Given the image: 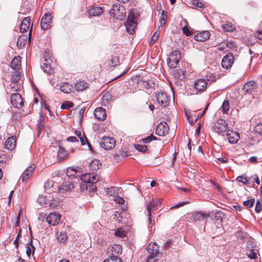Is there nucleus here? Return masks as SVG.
<instances>
[{"label": "nucleus", "mask_w": 262, "mask_h": 262, "mask_svg": "<svg viewBox=\"0 0 262 262\" xmlns=\"http://www.w3.org/2000/svg\"><path fill=\"white\" fill-rule=\"evenodd\" d=\"M82 181L80 184L81 190L84 192H91L95 191L97 187L96 183L98 181V178L93 173H86L81 178Z\"/></svg>", "instance_id": "nucleus-1"}, {"label": "nucleus", "mask_w": 262, "mask_h": 262, "mask_svg": "<svg viewBox=\"0 0 262 262\" xmlns=\"http://www.w3.org/2000/svg\"><path fill=\"white\" fill-rule=\"evenodd\" d=\"M43 57L44 60L41 66V68L45 73L48 74H51L53 72L52 64L54 62V58L50 53L47 51H44Z\"/></svg>", "instance_id": "nucleus-2"}, {"label": "nucleus", "mask_w": 262, "mask_h": 262, "mask_svg": "<svg viewBox=\"0 0 262 262\" xmlns=\"http://www.w3.org/2000/svg\"><path fill=\"white\" fill-rule=\"evenodd\" d=\"M110 13L114 18L122 20L125 17L126 10L124 7L120 4H114L110 10Z\"/></svg>", "instance_id": "nucleus-3"}, {"label": "nucleus", "mask_w": 262, "mask_h": 262, "mask_svg": "<svg viewBox=\"0 0 262 262\" xmlns=\"http://www.w3.org/2000/svg\"><path fill=\"white\" fill-rule=\"evenodd\" d=\"M228 125L225 120L220 119L214 124V129L219 135L224 136L229 130Z\"/></svg>", "instance_id": "nucleus-4"}, {"label": "nucleus", "mask_w": 262, "mask_h": 262, "mask_svg": "<svg viewBox=\"0 0 262 262\" xmlns=\"http://www.w3.org/2000/svg\"><path fill=\"white\" fill-rule=\"evenodd\" d=\"M257 89V85L254 81H248L243 86V94L244 95H252L254 96L256 94Z\"/></svg>", "instance_id": "nucleus-5"}, {"label": "nucleus", "mask_w": 262, "mask_h": 262, "mask_svg": "<svg viewBox=\"0 0 262 262\" xmlns=\"http://www.w3.org/2000/svg\"><path fill=\"white\" fill-rule=\"evenodd\" d=\"M180 57L181 54L179 51H173L167 58V64L168 67L171 69L176 68L179 63Z\"/></svg>", "instance_id": "nucleus-6"}, {"label": "nucleus", "mask_w": 262, "mask_h": 262, "mask_svg": "<svg viewBox=\"0 0 262 262\" xmlns=\"http://www.w3.org/2000/svg\"><path fill=\"white\" fill-rule=\"evenodd\" d=\"M156 97L158 103L160 104L162 106H167L170 102V97L168 96L167 93L160 91L156 93Z\"/></svg>", "instance_id": "nucleus-7"}, {"label": "nucleus", "mask_w": 262, "mask_h": 262, "mask_svg": "<svg viewBox=\"0 0 262 262\" xmlns=\"http://www.w3.org/2000/svg\"><path fill=\"white\" fill-rule=\"evenodd\" d=\"M53 16L50 12L46 13L42 16L40 26L42 30H47L51 27L52 18Z\"/></svg>", "instance_id": "nucleus-8"}, {"label": "nucleus", "mask_w": 262, "mask_h": 262, "mask_svg": "<svg viewBox=\"0 0 262 262\" xmlns=\"http://www.w3.org/2000/svg\"><path fill=\"white\" fill-rule=\"evenodd\" d=\"M159 246L156 243H150L147 247V251L149 253V256L147 258V261L150 262V260L152 259L155 256L157 255L159 252Z\"/></svg>", "instance_id": "nucleus-9"}, {"label": "nucleus", "mask_w": 262, "mask_h": 262, "mask_svg": "<svg viewBox=\"0 0 262 262\" xmlns=\"http://www.w3.org/2000/svg\"><path fill=\"white\" fill-rule=\"evenodd\" d=\"M169 127L168 124L164 121L159 123L156 129V134L159 136H165L169 132Z\"/></svg>", "instance_id": "nucleus-10"}, {"label": "nucleus", "mask_w": 262, "mask_h": 262, "mask_svg": "<svg viewBox=\"0 0 262 262\" xmlns=\"http://www.w3.org/2000/svg\"><path fill=\"white\" fill-rule=\"evenodd\" d=\"M100 145L105 149H112L115 146L116 141L113 138L104 137L100 142Z\"/></svg>", "instance_id": "nucleus-11"}, {"label": "nucleus", "mask_w": 262, "mask_h": 262, "mask_svg": "<svg viewBox=\"0 0 262 262\" xmlns=\"http://www.w3.org/2000/svg\"><path fill=\"white\" fill-rule=\"evenodd\" d=\"M234 56L232 53H228L222 59L221 64L223 68L230 69L234 62Z\"/></svg>", "instance_id": "nucleus-12"}, {"label": "nucleus", "mask_w": 262, "mask_h": 262, "mask_svg": "<svg viewBox=\"0 0 262 262\" xmlns=\"http://www.w3.org/2000/svg\"><path fill=\"white\" fill-rule=\"evenodd\" d=\"M102 105L107 106L113 101L112 94L108 91H103L99 96Z\"/></svg>", "instance_id": "nucleus-13"}, {"label": "nucleus", "mask_w": 262, "mask_h": 262, "mask_svg": "<svg viewBox=\"0 0 262 262\" xmlns=\"http://www.w3.org/2000/svg\"><path fill=\"white\" fill-rule=\"evenodd\" d=\"M11 103L16 108L21 107L24 104L21 95L18 93H14L11 96Z\"/></svg>", "instance_id": "nucleus-14"}, {"label": "nucleus", "mask_w": 262, "mask_h": 262, "mask_svg": "<svg viewBox=\"0 0 262 262\" xmlns=\"http://www.w3.org/2000/svg\"><path fill=\"white\" fill-rule=\"evenodd\" d=\"M209 216V213H204L201 211H196L192 212L191 219L193 222L200 223Z\"/></svg>", "instance_id": "nucleus-15"}, {"label": "nucleus", "mask_w": 262, "mask_h": 262, "mask_svg": "<svg viewBox=\"0 0 262 262\" xmlns=\"http://www.w3.org/2000/svg\"><path fill=\"white\" fill-rule=\"evenodd\" d=\"M209 84L205 79H199L195 81L194 86L198 92H204Z\"/></svg>", "instance_id": "nucleus-16"}, {"label": "nucleus", "mask_w": 262, "mask_h": 262, "mask_svg": "<svg viewBox=\"0 0 262 262\" xmlns=\"http://www.w3.org/2000/svg\"><path fill=\"white\" fill-rule=\"evenodd\" d=\"M47 222L51 225H55L60 221V215L58 213H51L46 218Z\"/></svg>", "instance_id": "nucleus-17"}, {"label": "nucleus", "mask_w": 262, "mask_h": 262, "mask_svg": "<svg viewBox=\"0 0 262 262\" xmlns=\"http://www.w3.org/2000/svg\"><path fill=\"white\" fill-rule=\"evenodd\" d=\"M226 135L230 143H236L239 139V134L238 133L233 132L230 129L226 133Z\"/></svg>", "instance_id": "nucleus-18"}, {"label": "nucleus", "mask_w": 262, "mask_h": 262, "mask_svg": "<svg viewBox=\"0 0 262 262\" xmlns=\"http://www.w3.org/2000/svg\"><path fill=\"white\" fill-rule=\"evenodd\" d=\"M94 115L95 117L100 121L105 120L106 117V111L101 107H97L94 112Z\"/></svg>", "instance_id": "nucleus-19"}, {"label": "nucleus", "mask_w": 262, "mask_h": 262, "mask_svg": "<svg viewBox=\"0 0 262 262\" xmlns=\"http://www.w3.org/2000/svg\"><path fill=\"white\" fill-rule=\"evenodd\" d=\"M210 37V33L208 31H204L198 33L194 36V39L197 41L204 42Z\"/></svg>", "instance_id": "nucleus-20"}, {"label": "nucleus", "mask_w": 262, "mask_h": 262, "mask_svg": "<svg viewBox=\"0 0 262 262\" xmlns=\"http://www.w3.org/2000/svg\"><path fill=\"white\" fill-rule=\"evenodd\" d=\"M16 139L14 136H11L6 140L5 143V148L10 150H13L16 146Z\"/></svg>", "instance_id": "nucleus-21"}, {"label": "nucleus", "mask_w": 262, "mask_h": 262, "mask_svg": "<svg viewBox=\"0 0 262 262\" xmlns=\"http://www.w3.org/2000/svg\"><path fill=\"white\" fill-rule=\"evenodd\" d=\"M137 25V21L127 20L126 23V29L127 32L130 34H134L135 33V29Z\"/></svg>", "instance_id": "nucleus-22"}, {"label": "nucleus", "mask_w": 262, "mask_h": 262, "mask_svg": "<svg viewBox=\"0 0 262 262\" xmlns=\"http://www.w3.org/2000/svg\"><path fill=\"white\" fill-rule=\"evenodd\" d=\"M161 205V202L159 200H152L147 205L146 209L148 214L151 213V211H155L157 209V207Z\"/></svg>", "instance_id": "nucleus-23"}, {"label": "nucleus", "mask_w": 262, "mask_h": 262, "mask_svg": "<svg viewBox=\"0 0 262 262\" xmlns=\"http://www.w3.org/2000/svg\"><path fill=\"white\" fill-rule=\"evenodd\" d=\"M34 167L33 166L28 167L25 171L23 173L20 179L22 182H25L32 176L34 171Z\"/></svg>", "instance_id": "nucleus-24"}, {"label": "nucleus", "mask_w": 262, "mask_h": 262, "mask_svg": "<svg viewBox=\"0 0 262 262\" xmlns=\"http://www.w3.org/2000/svg\"><path fill=\"white\" fill-rule=\"evenodd\" d=\"M31 20L30 17H26L23 19L20 26V31L21 32H24L29 29Z\"/></svg>", "instance_id": "nucleus-25"}, {"label": "nucleus", "mask_w": 262, "mask_h": 262, "mask_svg": "<svg viewBox=\"0 0 262 262\" xmlns=\"http://www.w3.org/2000/svg\"><path fill=\"white\" fill-rule=\"evenodd\" d=\"M76 170L73 167H69L67 168V177L71 180L74 181L78 180V176L77 174Z\"/></svg>", "instance_id": "nucleus-26"}, {"label": "nucleus", "mask_w": 262, "mask_h": 262, "mask_svg": "<svg viewBox=\"0 0 262 262\" xmlns=\"http://www.w3.org/2000/svg\"><path fill=\"white\" fill-rule=\"evenodd\" d=\"M89 87V84L84 81H78L75 84V88L77 91H82Z\"/></svg>", "instance_id": "nucleus-27"}, {"label": "nucleus", "mask_w": 262, "mask_h": 262, "mask_svg": "<svg viewBox=\"0 0 262 262\" xmlns=\"http://www.w3.org/2000/svg\"><path fill=\"white\" fill-rule=\"evenodd\" d=\"M135 148L139 151L142 153H149L150 152V147H148L147 145H141L139 144H136L134 145Z\"/></svg>", "instance_id": "nucleus-28"}, {"label": "nucleus", "mask_w": 262, "mask_h": 262, "mask_svg": "<svg viewBox=\"0 0 262 262\" xmlns=\"http://www.w3.org/2000/svg\"><path fill=\"white\" fill-rule=\"evenodd\" d=\"M28 37L26 35H21L20 36L17 41V46L18 48H23L27 43Z\"/></svg>", "instance_id": "nucleus-29"}, {"label": "nucleus", "mask_w": 262, "mask_h": 262, "mask_svg": "<svg viewBox=\"0 0 262 262\" xmlns=\"http://www.w3.org/2000/svg\"><path fill=\"white\" fill-rule=\"evenodd\" d=\"M11 68L15 70H18L20 67V57L18 56L13 58L11 62Z\"/></svg>", "instance_id": "nucleus-30"}, {"label": "nucleus", "mask_w": 262, "mask_h": 262, "mask_svg": "<svg viewBox=\"0 0 262 262\" xmlns=\"http://www.w3.org/2000/svg\"><path fill=\"white\" fill-rule=\"evenodd\" d=\"M101 165L100 161L98 159H95L93 160L89 164V168L91 170H97L100 168Z\"/></svg>", "instance_id": "nucleus-31"}, {"label": "nucleus", "mask_w": 262, "mask_h": 262, "mask_svg": "<svg viewBox=\"0 0 262 262\" xmlns=\"http://www.w3.org/2000/svg\"><path fill=\"white\" fill-rule=\"evenodd\" d=\"M103 12V10L101 7H95L90 9L89 13L91 15L99 16Z\"/></svg>", "instance_id": "nucleus-32"}, {"label": "nucleus", "mask_w": 262, "mask_h": 262, "mask_svg": "<svg viewBox=\"0 0 262 262\" xmlns=\"http://www.w3.org/2000/svg\"><path fill=\"white\" fill-rule=\"evenodd\" d=\"M174 75L176 78L180 80H184L185 79V74L182 69H177L174 72Z\"/></svg>", "instance_id": "nucleus-33"}, {"label": "nucleus", "mask_w": 262, "mask_h": 262, "mask_svg": "<svg viewBox=\"0 0 262 262\" xmlns=\"http://www.w3.org/2000/svg\"><path fill=\"white\" fill-rule=\"evenodd\" d=\"M66 158V151L63 147H59L57 152V160L59 162L63 161Z\"/></svg>", "instance_id": "nucleus-34"}, {"label": "nucleus", "mask_w": 262, "mask_h": 262, "mask_svg": "<svg viewBox=\"0 0 262 262\" xmlns=\"http://www.w3.org/2000/svg\"><path fill=\"white\" fill-rule=\"evenodd\" d=\"M222 29L226 32H232L235 29V28L233 25L228 23L222 26Z\"/></svg>", "instance_id": "nucleus-35"}, {"label": "nucleus", "mask_w": 262, "mask_h": 262, "mask_svg": "<svg viewBox=\"0 0 262 262\" xmlns=\"http://www.w3.org/2000/svg\"><path fill=\"white\" fill-rule=\"evenodd\" d=\"M139 16V14L138 13H135L134 10H131L128 14L127 20H134L137 21V19L138 16Z\"/></svg>", "instance_id": "nucleus-36"}, {"label": "nucleus", "mask_w": 262, "mask_h": 262, "mask_svg": "<svg viewBox=\"0 0 262 262\" xmlns=\"http://www.w3.org/2000/svg\"><path fill=\"white\" fill-rule=\"evenodd\" d=\"M142 85L145 89H148L153 88L155 86V83L152 80L149 79L148 80H143L142 81Z\"/></svg>", "instance_id": "nucleus-37"}, {"label": "nucleus", "mask_w": 262, "mask_h": 262, "mask_svg": "<svg viewBox=\"0 0 262 262\" xmlns=\"http://www.w3.org/2000/svg\"><path fill=\"white\" fill-rule=\"evenodd\" d=\"M103 262H122V261L118 256L112 254L106 258Z\"/></svg>", "instance_id": "nucleus-38"}, {"label": "nucleus", "mask_w": 262, "mask_h": 262, "mask_svg": "<svg viewBox=\"0 0 262 262\" xmlns=\"http://www.w3.org/2000/svg\"><path fill=\"white\" fill-rule=\"evenodd\" d=\"M114 234H115V236L122 238V237L125 236L126 234H127V232L123 229H122L121 228H118L115 231Z\"/></svg>", "instance_id": "nucleus-39"}, {"label": "nucleus", "mask_w": 262, "mask_h": 262, "mask_svg": "<svg viewBox=\"0 0 262 262\" xmlns=\"http://www.w3.org/2000/svg\"><path fill=\"white\" fill-rule=\"evenodd\" d=\"M229 108H230V106H229V103L228 101L225 100L223 102L220 110H222V111L223 112V113L226 114L229 111Z\"/></svg>", "instance_id": "nucleus-40"}, {"label": "nucleus", "mask_w": 262, "mask_h": 262, "mask_svg": "<svg viewBox=\"0 0 262 262\" xmlns=\"http://www.w3.org/2000/svg\"><path fill=\"white\" fill-rule=\"evenodd\" d=\"M158 138L152 135H150L149 136L145 138H142L141 140V141L144 144H148L149 143L153 140H157Z\"/></svg>", "instance_id": "nucleus-41"}, {"label": "nucleus", "mask_w": 262, "mask_h": 262, "mask_svg": "<svg viewBox=\"0 0 262 262\" xmlns=\"http://www.w3.org/2000/svg\"><path fill=\"white\" fill-rule=\"evenodd\" d=\"M184 22L185 25L182 28L183 33L186 36H190L192 34V31L187 27L188 23L186 19L184 20Z\"/></svg>", "instance_id": "nucleus-42"}, {"label": "nucleus", "mask_w": 262, "mask_h": 262, "mask_svg": "<svg viewBox=\"0 0 262 262\" xmlns=\"http://www.w3.org/2000/svg\"><path fill=\"white\" fill-rule=\"evenodd\" d=\"M191 3L192 7L199 8H203L204 7V4L199 0H191Z\"/></svg>", "instance_id": "nucleus-43"}, {"label": "nucleus", "mask_w": 262, "mask_h": 262, "mask_svg": "<svg viewBox=\"0 0 262 262\" xmlns=\"http://www.w3.org/2000/svg\"><path fill=\"white\" fill-rule=\"evenodd\" d=\"M67 184V191L69 190L72 191V189L75 187V184H77L76 181L73 180L70 181L69 180H66Z\"/></svg>", "instance_id": "nucleus-44"}, {"label": "nucleus", "mask_w": 262, "mask_h": 262, "mask_svg": "<svg viewBox=\"0 0 262 262\" xmlns=\"http://www.w3.org/2000/svg\"><path fill=\"white\" fill-rule=\"evenodd\" d=\"M67 184V191L69 190L72 191V189L75 187V184H77L76 181L73 180L70 181L69 180H66Z\"/></svg>", "instance_id": "nucleus-45"}, {"label": "nucleus", "mask_w": 262, "mask_h": 262, "mask_svg": "<svg viewBox=\"0 0 262 262\" xmlns=\"http://www.w3.org/2000/svg\"><path fill=\"white\" fill-rule=\"evenodd\" d=\"M79 139L80 140V142H81V143L82 145H85V144H87L88 146L89 147L90 149H92V147L91 145L88 142V140L84 134L83 135V136L81 135L79 137Z\"/></svg>", "instance_id": "nucleus-46"}, {"label": "nucleus", "mask_w": 262, "mask_h": 262, "mask_svg": "<svg viewBox=\"0 0 262 262\" xmlns=\"http://www.w3.org/2000/svg\"><path fill=\"white\" fill-rule=\"evenodd\" d=\"M255 203V199H251L249 200L245 201L243 202V205L247 208H251L254 206Z\"/></svg>", "instance_id": "nucleus-47"}, {"label": "nucleus", "mask_w": 262, "mask_h": 262, "mask_svg": "<svg viewBox=\"0 0 262 262\" xmlns=\"http://www.w3.org/2000/svg\"><path fill=\"white\" fill-rule=\"evenodd\" d=\"M159 32L158 31H156L154 33V35L152 36V37L151 38L150 41L149 42V46H151L155 43V42L157 40V39L159 37Z\"/></svg>", "instance_id": "nucleus-48"}, {"label": "nucleus", "mask_w": 262, "mask_h": 262, "mask_svg": "<svg viewBox=\"0 0 262 262\" xmlns=\"http://www.w3.org/2000/svg\"><path fill=\"white\" fill-rule=\"evenodd\" d=\"M57 239L58 242L64 244L66 242V234L64 232H60L59 234H57Z\"/></svg>", "instance_id": "nucleus-49"}, {"label": "nucleus", "mask_w": 262, "mask_h": 262, "mask_svg": "<svg viewBox=\"0 0 262 262\" xmlns=\"http://www.w3.org/2000/svg\"><path fill=\"white\" fill-rule=\"evenodd\" d=\"M61 182L59 181L58 183H61V184H59V186H58V191H59V192L60 193H62V194H63L65 192H66V189H65V187H66V185H64V180H61Z\"/></svg>", "instance_id": "nucleus-50"}, {"label": "nucleus", "mask_w": 262, "mask_h": 262, "mask_svg": "<svg viewBox=\"0 0 262 262\" xmlns=\"http://www.w3.org/2000/svg\"><path fill=\"white\" fill-rule=\"evenodd\" d=\"M119 62L118 58L117 57H113L108 61V65L111 67H115Z\"/></svg>", "instance_id": "nucleus-51"}, {"label": "nucleus", "mask_w": 262, "mask_h": 262, "mask_svg": "<svg viewBox=\"0 0 262 262\" xmlns=\"http://www.w3.org/2000/svg\"><path fill=\"white\" fill-rule=\"evenodd\" d=\"M148 221H149L148 228L149 229V231H151L152 230H155V228H152V226H154V224H155V221H154V220L152 221V216L151 215V213H150V214L148 213Z\"/></svg>", "instance_id": "nucleus-52"}, {"label": "nucleus", "mask_w": 262, "mask_h": 262, "mask_svg": "<svg viewBox=\"0 0 262 262\" xmlns=\"http://www.w3.org/2000/svg\"><path fill=\"white\" fill-rule=\"evenodd\" d=\"M236 181L238 182L242 183L245 185H247L249 183V181L247 178L244 177L242 176H240L237 177Z\"/></svg>", "instance_id": "nucleus-53"}, {"label": "nucleus", "mask_w": 262, "mask_h": 262, "mask_svg": "<svg viewBox=\"0 0 262 262\" xmlns=\"http://www.w3.org/2000/svg\"><path fill=\"white\" fill-rule=\"evenodd\" d=\"M206 80L209 84H210L212 82L216 81V77L212 74H209L207 75Z\"/></svg>", "instance_id": "nucleus-54"}, {"label": "nucleus", "mask_w": 262, "mask_h": 262, "mask_svg": "<svg viewBox=\"0 0 262 262\" xmlns=\"http://www.w3.org/2000/svg\"><path fill=\"white\" fill-rule=\"evenodd\" d=\"M262 210V203L259 200H257L256 202V205L255 207V211L256 213H259Z\"/></svg>", "instance_id": "nucleus-55"}, {"label": "nucleus", "mask_w": 262, "mask_h": 262, "mask_svg": "<svg viewBox=\"0 0 262 262\" xmlns=\"http://www.w3.org/2000/svg\"><path fill=\"white\" fill-rule=\"evenodd\" d=\"M254 130L257 134L262 136V124H257L254 128Z\"/></svg>", "instance_id": "nucleus-56"}, {"label": "nucleus", "mask_w": 262, "mask_h": 262, "mask_svg": "<svg viewBox=\"0 0 262 262\" xmlns=\"http://www.w3.org/2000/svg\"><path fill=\"white\" fill-rule=\"evenodd\" d=\"M255 37L262 40V28L257 30L254 33Z\"/></svg>", "instance_id": "nucleus-57"}, {"label": "nucleus", "mask_w": 262, "mask_h": 262, "mask_svg": "<svg viewBox=\"0 0 262 262\" xmlns=\"http://www.w3.org/2000/svg\"><path fill=\"white\" fill-rule=\"evenodd\" d=\"M67 141L75 143L77 144H79V140L75 137H70L67 138Z\"/></svg>", "instance_id": "nucleus-58"}, {"label": "nucleus", "mask_w": 262, "mask_h": 262, "mask_svg": "<svg viewBox=\"0 0 262 262\" xmlns=\"http://www.w3.org/2000/svg\"><path fill=\"white\" fill-rule=\"evenodd\" d=\"M207 108H208V105H207L206 106V107L205 108L204 110L202 113L198 114L197 116L195 117V118H194V121L195 122H196L198 119L201 118L203 117V116L205 113Z\"/></svg>", "instance_id": "nucleus-59"}, {"label": "nucleus", "mask_w": 262, "mask_h": 262, "mask_svg": "<svg viewBox=\"0 0 262 262\" xmlns=\"http://www.w3.org/2000/svg\"><path fill=\"white\" fill-rule=\"evenodd\" d=\"M231 44V43L229 42H226V43L223 44L222 46H220L217 50L220 51H224L226 48L229 47V45Z\"/></svg>", "instance_id": "nucleus-60"}, {"label": "nucleus", "mask_w": 262, "mask_h": 262, "mask_svg": "<svg viewBox=\"0 0 262 262\" xmlns=\"http://www.w3.org/2000/svg\"><path fill=\"white\" fill-rule=\"evenodd\" d=\"M8 160L9 159L6 155H3L2 156H0V163H6Z\"/></svg>", "instance_id": "nucleus-61"}, {"label": "nucleus", "mask_w": 262, "mask_h": 262, "mask_svg": "<svg viewBox=\"0 0 262 262\" xmlns=\"http://www.w3.org/2000/svg\"><path fill=\"white\" fill-rule=\"evenodd\" d=\"M115 201L117 203L119 204H122L124 202V199L119 196H117V197H116L115 198Z\"/></svg>", "instance_id": "nucleus-62"}, {"label": "nucleus", "mask_w": 262, "mask_h": 262, "mask_svg": "<svg viewBox=\"0 0 262 262\" xmlns=\"http://www.w3.org/2000/svg\"><path fill=\"white\" fill-rule=\"evenodd\" d=\"M173 242L171 240L167 241L164 244V248L165 249H168L169 248H170L171 246V245H173Z\"/></svg>", "instance_id": "nucleus-63"}, {"label": "nucleus", "mask_w": 262, "mask_h": 262, "mask_svg": "<svg viewBox=\"0 0 262 262\" xmlns=\"http://www.w3.org/2000/svg\"><path fill=\"white\" fill-rule=\"evenodd\" d=\"M248 257L251 259H255L256 258L257 256L256 255V253L254 251V250H252L250 251V252L248 254Z\"/></svg>", "instance_id": "nucleus-64"}]
</instances>
